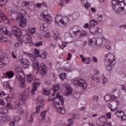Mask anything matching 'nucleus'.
Returning a JSON list of instances; mask_svg holds the SVG:
<instances>
[{"label":"nucleus","mask_w":126,"mask_h":126,"mask_svg":"<svg viewBox=\"0 0 126 126\" xmlns=\"http://www.w3.org/2000/svg\"><path fill=\"white\" fill-rule=\"evenodd\" d=\"M53 101L54 102V105L55 106L56 108H57L58 113L63 115V114L65 113L64 108L60 107V105H61V103L62 105H63V96H61V94L60 93H57L56 94V98H53ZM59 101L61 102V103Z\"/></svg>","instance_id":"obj_1"},{"label":"nucleus","mask_w":126,"mask_h":126,"mask_svg":"<svg viewBox=\"0 0 126 126\" xmlns=\"http://www.w3.org/2000/svg\"><path fill=\"white\" fill-rule=\"evenodd\" d=\"M12 32L14 33L15 36L17 38V42L15 44V47L17 48L21 46L22 43H23V40L21 38V35H22V32L21 30L19 29L17 27H13L12 28Z\"/></svg>","instance_id":"obj_2"},{"label":"nucleus","mask_w":126,"mask_h":126,"mask_svg":"<svg viewBox=\"0 0 126 126\" xmlns=\"http://www.w3.org/2000/svg\"><path fill=\"white\" fill-rule=\"evenodd\" d=\"M113 9L120 15L126 14V5H125L124 2H121L119 5H117L112 7Z\"/></svg>","instance_id":"obj_3"},{"label":"nucleus","mask_w":126,"mask_h":126,"mask_svg":"<svg viewBox=\"0 0 126 126\" xmlns=\"http://www.w3.org/2000/svg\"><path fill=\"white\" fill-rule=\"evenodd\" d=\"M32 63L34 68L39 70L40 73H42V74H47V66L46 64L42 63L40 64V67H39V62L38 61L33 62Z\"/></svg>","instance_id":"obj_4"},{"label":"nucleus","mask_w":126,"mask_h":126,"mask_svg":"<svg viewBox=\"0 0 126 126\" xmlns=\"http://www.w3.org/2000/svg\"><path fill=\"white\" fill-rule=\"evenodd\" d=\"M73 84L74 86H79L83 89L87 88V83L81 79H74L73 80Z\"/></svg>","instance_id":"obj_5"},{"label":"nucleus","mask_w":126,"mask_h":126,"mask_svg":"<svg viewBox=\"0 0 126 126\" xmlns=\"http://www.w3.org/2000/svg\"><path fill=\"white\" fill-rule=\"evenodd\" d=\"M4 110H6V108H3V111H0V119L2 122L6 123V122H9L11 120L8 116H7V112H4Z\"/></svg>","instance_id":"obj_6"},{"label":"nucleus","mask_w":126,"mask_h":126,"mask_svg":"<svg viewBox=\"0 0 126 126\" xmlns=\"http://www.w3.org/2000/svg\"><path fill=\"white\" fill-rule=\"evenodd\" d=\"M36 104L37 106L36 107V110L35 113L38 114L40 112V108H43V105L45 104L44 101H43V97L41 96H38L36 99Z\"/></svg>","instance_id":"obj_7"},{"label":"nucleus","mask_w":126,"mask_h":126,"mask_svg":"<svg viewBox=\"0 0 126 126\" xmlns=\"http://www.w3.org/2000/svg\"><path fill=\"white\" fill-rule=\"evenodd\" d=\"M18 20L20 22L19 24L20 27H25L27 25V20L24 18V16L23 15H19Z\"/></svg>","instance_id":"obj_8"},{"label":"nucleus","mask_w":126,"mask_h":126,"mask_svg":"<svg viewBox=\"0 0 126 126\" xmlns=\"http://www.w3.org/2000/svg\"><path fill=\"white\" fill-rule=\"evenodd\" d=\"M105 60H108V62L112 64H115L116 63V61H115V55L112 53H109L105 55L104 56Z\"/></svg>","instance_id":"obj_9"},{"label":"nucleus","mask_w":126,"mask_h":126,"mask_svg":"<svg viewBox=\"0 0 126 126\" xmlns=\"http://www.w3.org/2000/svg\"><path fill=\"white\" fill-rule=\"evenodd\" d=\"M118 105H119V103L117 101L112 100L111 102L108 104V107L111 110V112H113V111H116V110L118 109Z\"/></svg>","instance_id":"obj_10"},{"label":"nucleus","mask_w":126,"mask_h":126,"mask_svg":"<svg viewBox=\"0 0 126 126\" xmlns=\"http://www.w3.org/2000/svg\"><path fill=\"white\" fill-rule=\"evenodd\" d=\"M19 61L24 64V67L25 68H27V67H29V65H30V61H29L27 59L24 58L23 59L22 57H19Z\"/></svg>","instance_id":"obj_11"},{"label":"nucleus","mask_w":126,"mask_h":126,"mask_svg":"<svg viewBox=\"0 0 126 126\" xmlns=\"http://www.w3.org/2000/svg\"><path fill=\"white\" fill-rule=\"evenodd\" d=\"M115 115L118 118H121V120L123 121H125L126 119V115L125 114V112L122 110H117L115 112Z\"/></svg>","instance_id":"obj_12"},{"label":"nucleus","mask_w":126,"mask_h":126,"mask_svg":"<svg viewBox=\"0 0 126 126\" xmlns=\"http://www.w3.org/2000/svg\"><path fill=\"white\" fill-rule=\"evenodd\" d=\"M40 84V80L38 79H34V83L32 85V89L31 92L32 94H34L35 93V91H37V87L39 86Z\"/></svg>","instance_id":"obj_13"},{"label":"nucleus","mask_w":126,"mask_h":126,"mask_svg":"<svg viewBox=\"0 0 126 126\" xmlns=\"http://www.w3.org/2000/svg\"><path fill=\"white\" fill-rule=\"evenodd\" d=\"M24 42L26 43V44H29L32 42L31 40V35L30 34H27L23 36Z\"/></svg>","instance_id":"obj_14"},{"label":"nucleus","mask_w":126,"mask_h":126,"mask_svg":"<svg viewBox=\"0 0 126 126\" xmlns=\"http://www.w3.org/2000/svg\"><path fill=\"white\" fill-rule=\"evenodd\" d=\"M14 110H17L18 114H23V109L21 108V106H20V103H18L16 105Z\"/></svg>","instance_id":"obj_15"},{"label":"nucleus","mask_w":126,"mask_h":126,"mask_svg":"<svg viewBox=\"0 0 126 126\" xmlns=\"http://www.w3.org/2000/svg\"><path fill=\"white\" fill-rule=\"evenodd\" d=\"M116 98L117 97L114 95H106L104 96V99L106 102H109V101H111V100L113 99H116Z\"/></svg>","instance_id":"obj_16"},{"label":"nucleus","mask_w":126,"mask_h":126,"mask_svg":"<svg viewBox=\"0 0 126 126\" xmlns=\"http://www.w3.org/2000/svg\"><path fill=\"white\" fill-rule=\"evenodd\" d=\"M92 79L95 82H99L100 81V79L99 78V73H96L92 76Z\"/></svg>","instance_id":"obj_17"},{"label":"nucleus","mask_w":126,"mask_h":126,"mask_svg":"<svg viewBox=\"0 0 126 126\" xmlns=\"http://www.w3.org/2000/svg\"><path fill=\"white\" fill-rule=\"evenodd\" d=\"M43 18L46 20V22L49 24H51V22H52V17L51 16L48 15H43Z\"/></svg>","instance_id":"obj_18"},{"label":"nucleus","mask_w":126,"mask_h":126,"mask_svg":"<svg viewBox=\"0 0 126 126\" xmlns=\"http://www.w3.org/2000/svg\"><path fill=\"white\" fill-rule=\"evenodd\" d=\"M6 101H7V108H9V109H12L13 110V108L11 106V104H10V97L9 96H7L5 98Z\"/></svg>","instance_id":"obj_19"},{"label":"nucleus","mask_w":126,"mask_h":126,"mask_svg":"<svg viewBox=\"0 0 126 126\" xmlns=\"http://www.w3.org/2000/svg\"><path fill=\"white\" fill-rule=\"evenodd\" d=\"M62 15L61 14H58L55 17V23L57 24V23H59V22L61 23L62 22Z\"/></svg>","instance_id":"obj_20"},{"label":"nucleus","mask_w":126,"mask_h":126,"mask_svg":"<svg viewBox=\"0 0 126 126\" xmlns=\"http://www.w3.org/2000/svg\"><path fill=\"white\" fill-rule=\"evenodd\" d=\"M69 20V19H68V18L67 17H64L62 18V19L61 20V23L63 25H65V24H66V23H67V22H68Z\"/></svg>","instance_id":"obj_21"},{"label":"nucleus","mask_w":126,"mask_h":126,"mask_svg":"<svg viewBox=\"0 0 126 126\" xmlns=\"http://www.w3.org/2000/svg\"><path fill=\"white\" fill-rule=\"evenodd\" d=\"M89 29L90 32L91 33V34H95L98 33L97 29H95L94 27H90Z\"/></svg>","instance_id":"obj_22"},{"label":"nucleus","mask_w":126,"mask_h":126,"mask_svg":"<svg viewBox=\"0 0 126 126\" xmlns=\"http://www.w3.org/2000/svg\"><path fill=\"white\" fill-rule=\"evenodd\" d=\"M89 42L91 45H93L94 46H95V45L97 44V38H93L90 39Z\"/></svg>","instance_id":"obj_23"},{"label":"nucleus","mask_w":126,"mask_h":126,"mask_svg":"<svg viewBox=\"0 0 126 126\" xmlns=\"http://www.w3.org/2000/svg\"><path fill=\"white\" fill-rule=\"evenodd\" d=\"M54 34L53 35V38L54 40H55L56 41H58V40L61 39V36L60 35V33H59V32H54Z\"/></svg>","instance_id":"obj_24"},{"label":"nucleus","mask_w":126,"mask_h":126,"mask_svg":"<svg viewBox=\"0 0 126 126\" xmlns=\"http://www.w3.org/2000/svg\"><path fill=\"white\" fill-rule=\"evenodd\" d=\"M50 93L51 92H50V91H48V90H47V89L43 88L42 89V94H43V95H46V96H48V95H49Z\"/></svg>","instance_id":"obj_25"},{"label":"nucleus","mask_w":126,"mask_h":126,"mask_svg":"<svg viewBox=\"0 0 126 126\" xmlns=\"http://www.w3.org/2000/svg\"><path fill=\"white\" fill-rule=\"evenodd\" d=\"M111 3L112 7H114L117 5H119L120 4V2L118 1V0H112Z\"/></svg>","instance_id":"obj_26"},{"label":"nucleus","mask_w":126,"mask_h":126,"mask_svg":"<svg viewBox=\"0 0 126 126\" xmlns=\"http://www.w3.org/2000/svg\"><path fill=\"white\" fill-rule=\"evenodd\" d=\"M0 31L5 34V35H8V31L7 29L4 27H2L0 28Z\"/></svg>","instance_id":"obj_27"},{"label":"nucleus","mask_w":126,"mask_h":126,"mask_svg":"<svg viewBox=\"0 0 126 126\" xmlns=\"http://www.w3.org/2000/svg\"><path fill=\"white\" fill-rule=\"evenodd\" d=\"M47 56H48V52L45 51L42 53L41 55L39 56V58H41L43 60H46L47 59Z\"/></svg>","instance_id":"obj_28"},{"label":"nucleus","mask_w":126,"mask_h":126,"mask_svg":"<svg viewBox=\"0 0 126 126\" xmlns=\"http://www.w3.org/2000/svg\"><path fill=\"white\" fill-rule=\"evenodd\" d=\"M3 86H5L6 88H8L10 89V90H12V88L10 87V85H9V83L7 81H5L3 82Z\"/></svg>","instance_id":"obj_29"},{"label":"nucleus","mask_w":126,"mask_h":126,"mask_svg":"<svg viewBox=\"0 0 126 126\" xmlns=\"http://www.w3.org/2000/svg\"><path fill=\"white\" fill-rule=\"evenodd\" d=\"M26 94H23L20 99V103L21 104L24 103V101L26 100Z\"/></svg>","instance_id":"obj_30"},{"label":"nucleus","mask_w":126,"mask_h":126,"mask_svg":"<svg viewBox=\"0 0 126 126\" xmlns=\"http://www.w3.org/2000/svg\"><path fill=\"white\" fill-rule=\"evenodd\" d=\"M33 80V75L30 74L27 75V81L28 82H31Z\"/></svg>","instance_id":"obj_31"},{"label":"nucleus","mask_w":126,"mask_h":126,"mask_svg":"<svg viewBox=\"0 0 126 126\" xmlns=\"http://www.w3.org/2000/svg\"><path fill=\"white\" fill-rule=\"evenodd\" d=\"M41 30L43 31H47L48 30V27H47V24H42L40 26Z\"/></svg>","instance_id":"obj_32"},{"label":"nucleus","mask_w":126,"mask_h":126,"mask_svg":"<svg viewBox=\"0 0 126 126\" xmlns=\"http://www.w3.org/2000/svg\"><path fill=\"white\" fill-rule=\"evenodd\" d=\"M47 114V111H42L40 114V117H41V119L42 121H44L46 119V115Z\"/></svg>","instance_id":"obj_33"},{"label":"nucleus","mask_w":126,"mask_h":126,"mask_svg":"<svg viewBox=\"0 0 126 126\" xmlns=\"http://www.w3.org/2000/svg\"><path fill=\"white\" fill-rule=\"evenodd\" d=\"M6 76L8 78H10V77H13L14 76V73H13V72H7L6 73Z\"/></svg>","instance_id":"obj_34"},{"label":"nucleus","mask_w":126,"mask_h":126,"mask_svg":"<svg viewBox=\"0 0 126 126\" xmlns=\"http://www.w3.org/2000/svg\"><path fill=\"white\" fill-rule=\"evenodd\" d=\"M66 45H67V42H62V43L61 44L59 45V48H60V49L63 50V48L65 47H66Z\"/></svg>","instance_id":"obj_35"},{"label":"nucleus","mask_w":126,"mask_h":126,"mask_svg":"<svg viewBox=\"0 0 126 126\" xmlns=\"http://www.w3.org/2000/svg\"><path fill=\"white\" fill-rule=\"evenodd\" d=\"M30 56V58L31 60L32 61V63H34V62H36V61H38L37 60V57L35 56H34L32 54H31V55Z\"/></svg>","instance_id":"obj_36"},{"label":"nucleus","mask_w":126,"mask_h":126,"mask_svg":"<svg viewBox=\"0 0 126 126\" xmlns=\"http://www.w3.org/2000/svg\"><path fill=\"white\" fill-rule=\"evenodd\" d=\"M67 93H65L64 94V96H69V95H70L72 93V89H69V90H67Z\"/></svg>","instance_id":"obj_37"},{"label":"nucleus","mask_w":126,"mask_h":126,"mask_svg":"<svg viewBox=\"0 0 126 126\" xmlns=\"http://www.w3.org/2000/svg\"><path fill=\"white\" fill-rule=\"evenodd\" d=\"M34 56L38 58V57L39 58L40 57V51L38 49H34Z\"/></svg>","instance_id":"obj_38"},{"label":"nucleus","mask_w":126,"mask_h":126,"mask_svg":"<svg viewBox=\"0 0 126 126\" xmlns=\"http://www.w3.org/2000/svg\"><path fill=\"white\" fill-rule=\"evenodd\" d=\"M7 2V0H0V5L1 6H3V5H5L6 3Z\"/></svg>","instance_id":"obj_39"},{"label":"nucleus","mask_w":126,"mask_h":126,"mask_svg":"<svg viewBox=\"0 0 126 126\" xmlns=\"http://www.w3.org/2000/svg\"><path fill=\"white\" fill-rule=\"evenodd\" d=\"M97 22L95 21H91L90 22V27H94L95 26H96V25H97Z\"/></svg>","instance_id":"obj_40"},{"label":"nucleus","mask_w":126,"mask_h":126,"mask_svg":"<svg viewBox=\"0 0 126 126\" xmlns=\"http://www.w3.org/2000/svg\"><path fill=\"white\" fill-rule=\"evenodd\" d=\"M87 35H88V32H81L80 36L82 38L85 37V36H87Z\"/></svg>","instance_id":"obj_41"},{"label":"nucleus","mask_w":126,"mask_h":126,"mask_svg":"<svg viewBox=\"0 0 126 126\" xmlns=\"http://www.w3.org/2000/svg\"><path fill=\"white\" fill-rule=\"evenodd\" d=\"M31 4V2L24 1L22 3V6H27Z\"/></svg>","instance_id":"obj_42"},{"label":"nucleus","mask_w":126,"mask_h":126,"mask_svg":"<svg viewBox=\"0 0 126 126\" xmlns=\"http://www.w3.org/2000/svg\"><path fill=\"white\" fill-rule=\"evenodd\" d=\"M111 64H113V63H109V64L106 65V68L107 69V70H112V66L111 65Z\"/></svg>","instance_id":"obj_43"},{"label":"nucleus","mask_w":126,"mask_h":126,"mask_svg":"<svg viewBox=\"0 0 126 126\" xmlns=\"http://www.w3.org/2000/svg\"><path fill=\"white\" fill-rule=\"evenodd\" d=\"M97 46H101L102 45V39L96 38V44Z\"/></svg>","instance_id":"obj_44"},{"label":"nucleus","mask_w":126,"mask_h":126,"mask_svg":"<svg viewBox=\"0 0 126 126\" xmlns=\"http://www.w3.org/2000/svg\"><path fill=\"white\" fill-rule=\"evenodd\" d=\"M97 21H98L99 22H102L103 21V16H102V15H97Z\"/></svg>","instance_id":"obj_45"},{"label":"nucleus","mask_w":126,"mask_h":126,"mask_svg":"<svg viewBox=\"0 0 126 126\" xmlns=\"http://www.w3.org/2000/svg\"><path fill=\"white\" fill-rule=\"evenodd\" d=\"M18 81L21 83H25V79H24V77H22V76H20Z\"/></svg>","instance_id":"obj_46"},{"label":"nucleus","mask_w":126,"mask_h":126,"mask_svg":"<svg viewBox=\"0 0 126 126\" xmlns=\"http://www.w3.org/2000/svg\"><path fill=\"white\" fill-rule=\"evenodd\" d=\"M15 68L17 72H19V71H21V67L19 65H16Z\"/></svg>","instance_id":"obj_47"},{"label":"nucleus","mask_w":126,"mask_h":126,"mask_svg":"<svg viewBox=\"0 0 126 126\" xmlns=\"http://www.w3.org/2000/svg\"><path fill=\"white\" fill-rule=\"evenodd\" d=\"M59 89H60V86L58 85H55L54 86V88H53V90H54V92H57V91H58V90H59Z\"/></svg>","instance_id":"obj_48"},{"label":"nucleus","mask_w":126,"mask_h":126,"mask_svg":"<svg viewBox=\"0 0 126 126\" xmlns=\"http://www.w3.org/2000/svg\"><path fill=\"white\" fill-rule=\"evenodd\" d=\"M34 46H35V47H40V46H42V45H43V42L40 41L38 42H36L34 43Z\"/></svg>","instance_id":"obj_49"},{"label":"nucleus","mask_w":126,"mask_h":126,"mask_svg":"<svg viewBox=\"0 0 126 126\" xmlns=\"http://www.w3.org/2000/svg\"><path fill=\"white\" fill-rule=\"evenodd\" d=\"M60 77L62 79V80H64L65 79V77H66V74H62L60 75Z\"/></svg>","instance_id":"obj_50"},{"label":"nucleus","mask_w":126,"mask_h":126,"mask_svg":"<svg viewBox=\"0 0 126 126\" xmlns=\"http://www.w3.org/2000/svg\"><path fill=\"white\" fill-rule=\"evenodd\" d=\"M4 63H3V61L0 58V67H4Z\"/></svg>","instance_id":"obj_51"},{"label":"nucleus","mask_w":126,"mask_h":126,"mask_svg":"<svg viewBox=\"0 0 126 126\" xmlns=\"http://www.w3.org/2000/svg\"><path fill=\"white\" fill-rule=\"evenodd\" d=\"M42 5H43V6L45 5V4L43 3H37L36 5V7H38V8H41L42 7Z\"/></svg>","instance_id":"obj_52"},{"label":"nucleus","mask_w":126,"mask_h":126,"mask_svg":"<svg viewBox=\"0 0 126 126\" xmlns=\"http://www.w3.org/2000/svg\"><path fill=\"white\" fill-rule=\"evenodd\" d=\"M44 38H50L51 37V34L50 32H47L44 35Z\"/></svg>","instance_id":"obj_53"},{"label":"nucleus","mask_w":126,"mask_h":126,"mask_svg":"<svg viewBox=\"0 0 126 126\" xmlns=\"http://www.w3.org/2000/svg\"><path fill=\"white\" fill-rule=\"evenodd\" d=\"M74 34L75 35H81V31L80 30H78L76 32H74Z\"/></svg>","instance_id":"obj_54"},{"label":"nucleus","mask_w":126,"mask_h":126,"mask_svg":"<svg viewBox=\"0 0 126 126\" xmlns=\"http://www.w3.org/2000/svg\"><path fill=\"white\" fill-rule=\"evenodd\" d=\"M90 6L91 5L89 3H88V2H86L85 4H84L85 8H88V7H90Z\"/></svg>","instance_id":"obj_55"},{"label":"nucleus","mask_w":126,"mask_h":126,"mask_svg":"<svg viewBox=\"0 0 126 126\" xmlns=\"http://www.w3.org/2000/svg\"><path fill=\"white\" fill-rule=\"evenodd\" d=\"M91 63V60H90V58H87L85 62V63L89 64V63Z\"/></svg>","instance_id":"obj_56"},{"label":"nucleus","mask_w":126,"mask_h":126,"mask_svg":"<svg viewBox=\"0 0 126 126\" xmlns=\"http://www.w3.org/2000/svg\"><path fill=\"white\" fill-rule=\"evenodd\" d=\"M36 32V31L35 30V28H32L31 29V34H35Z\"/></svg>","instance_id":"obj_57"},{"label":"nucleus","mask_w":126,"mask_h":126,"mask_svg":"<svg viewBox=\"0 0 126 126\" xmlns=\"http://www.w3.org/2000/svg\"><path fill=\"white\" fill-rule=\"evenodd\" d=\"M20 120V118L18 116H16L14 118V122L15 123V122H18V121Z\"/></svg>","instance_id":"obj_58"},{"label":"nucleus","mask_w":126,"mask_h":126,"mask_svg":"<svg viewBox=\"0 0 126 126\" xmlns=\"http://www.w3.org/2000/svg\"><path fill=\"white\" fill-rule=\"evenodd\" d=\"M107 118L108 119H111L112 118V113L111 112H109L106 114Z\"/></svg>","instance_id":"obj_59"},{"label":"nucleus","mask_w":126,"mask_h":126,"mask_svg":"<svg viewBox=\"0 0 126 126\" xmlns=\"http://www.w3.org/2000/svg\"><path fill=\"white\" fill-rule=\"evenodd\" d=\"M4 104H5V102L3 99L2 98L0 99V105H1V106H3Z\"/></svg>","instance_id":"obj_60"},{"label":"nucleus","mask_w":126,"mask_h":126,"mask_svg":"<svg viewBox=\"0 0 126 126\" xmlns=\"http://www.w3.org/2000/svg\"><path fill=\"white\" fill-rule=\"evenodd\" d=\"M92 61L94 63H97L98 60L97 59V58L93 57L92 58Z\"/></svg>","instance_id":"obj_61"},{"label":"nucleus","mask_w":126,"mask_h":126,"mask_svg":"<svg viewBox=\"0 0 126 126\" xmlns=\"http://www.w3.org/2000/svg\"><path fill=\"white\" fill-rule=\"evenodd\" d=\"M104 124L106 125V126H112V123L111 122H109L108 121H105Z\"/></svg>","instance_id":"obj_62"},{"label":"nucleus","mask_w":126,"mask_h":126,"mask_svg":"<svg viewBox=\"0 0 126 126\" xmlns=\"http://www.w3.org/2000/svg\"><path fill=\"white\" fill-rule=\"evenodd\" d=\"M9 125L10 126H15V121H11L9 123Z\"/></svg>","instance_id":"obj_63"},{"label":"nucleus","mask_w":126,"mask_h":126,"mask_svg":"<svg viewBox=\"0 0 126 126\" xmlns=\"http://www.w3.org/2000/svg\"><path fill=\"white\" fill-rule=\"evenodd\" d=\"M126 90V87L124 85H122L121 87V90L125 91Z\"/></svg>","instance_id":"obj_64"}]
</instances>
